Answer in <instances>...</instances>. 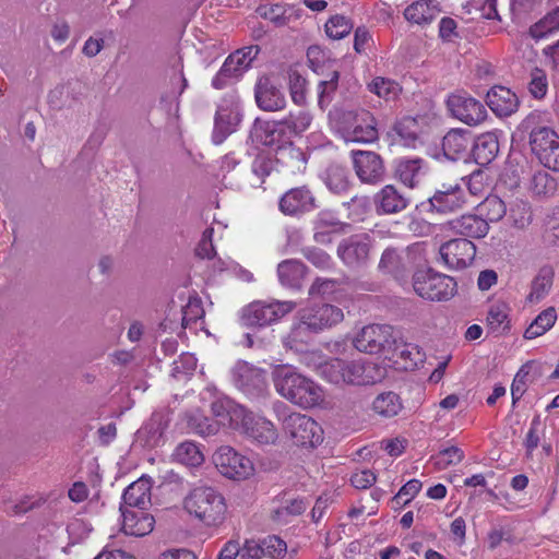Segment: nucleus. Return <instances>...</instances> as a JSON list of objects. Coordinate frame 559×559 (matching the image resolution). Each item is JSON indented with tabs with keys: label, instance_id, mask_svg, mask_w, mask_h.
<instances>
[{
	"label": "nucleus",
	"instance_id": "nucleus-1",
	"mask_svg": "<svg viewBox=\"0 0 559 559\" xmlns=\"http://www.w3.org/2000/svg\"><path fill=\"white\" fill-rule=\"evenodd\" d=\"M273 381L278 394L302 408L318 406L323 401L322 389L288 366H278L273 371Z\"/></svg>",
	"mask_w": 559,
	"mask_h": 559
},
{
	"label": "nucleus",
	"instance_id": "nucleus-2",
	"mask_svg": "<svg viewBox=\"0 0 559 559\" xmlns=\"http://www.w3.org/2000/svg\"><path fill=\"white\" fill-rule=\"evenodd\" d=\"M321 374L334 384L369 385L383 378V369L377 364L361 360L333 358L320 367Z\"/></svg>",
	"mask_w": 559,
	"mask_h": 559
},
{
	"label": "nucleus",
	"instance_id": "nucleus-3",
	"mask_svg": "<svg viewBox=\"0 0 559 559\" xmlns=\"http://www.w3.org/2000/svg\"><path fill=\"white\" fill-rule=\"evenodd\" d=\"M185 509L205 525L217 526L226 514L225 498L212 487L201 486L190 491L183 501Z\"/></svg>",
	"mask_w": 559,
	"mask_h": 559
},
{
	"label": "nucleus",
	"instance_id": "nucleus-4",
	"mask_svg": "<svg viewBox=\"0 0 559 559\" xmlns=\"http://www.w3.org/2000/svg\"><path fill=\"white\" fill-rule=\"evenodd\" d=\"M286 405L282 402L274 404V411L283 421L284 432L300 447H316L323 440V430L321 426L311 417L290 413L285 415Z\"/></svg>",
	"mask_w": 559,
	"mask_h": 559
},
{
	"label": "nucleus",
	"instance_id": "nucleus-5",
	"mask_svg": "<svg viewBox=\"0 0 559 559\" xmlns=\"http://www.w3.org/2000/svg\"><path fill=\"white\" fill-rule=\"evenodd\" d=\"M413 287L418 296L429 301L450 300L457 292V284L453 277L430 267L414 273Z\"/></svg>",
	"mask_w": 559,
	"mask_h": 559
},
{
	"label": "nucleus",
	"instance_id": "nucleus-6",
	"mask_svg": "<svg viewBox=\"0 0 559 559\" xmlns=\"http://www.w3.org/2000/svg\"><path fill=\"white\" fill-rule=\"evenodd\" d=\"M296 308L294 301L273 300L265 302L257 300L246 306L241 311V322L249 328H262L278 321Z\"/></svg>",
	"mask_w": 559,
	"mask_h": 559
},
{
	"label": "nucleus",
	"instance_id": "nucleus-7",
	"mask_svg": "<svg viewBox=\"0 0 559 559\" xmlns=\"http://www.w3.org/2000/svg\"><path fill=\"white\" fill-rule=\"evenodd\" d=\"M343 133L347 142L374 143L379 139L378 121L367 109L346 111L343 115Z\"/></svg>",
	"mask_w": 559,
	"mask_h": 559
},
{
	"label": "nucleus",
	"instance_id": "nucleus-8",
	"mask_svg": "<svg viewBox=\"0 0 559 559\" xmlns=\"http://www.w3.org/2000/svg\"><path fill=\"white\" fill-rule=\"evenodd\" d=\"M395 333L391 325L370 324L361 329L353 344L357 350L370 355L390 353V349L397 346Z\"/></svg>",
	"mask_w": 559,
	"mask_h": 559
},
{
	"label": "nucleus",
	"instance_id": "nucleus-9",
	"mask_svg": "<svg viewBox=\"0 0 559 559\" xmlns=\"http://www.w3.org/2000/svg\"><path fill=\"white\" fill-rule=\"evenodd\" d=\"M466 203V194L460 185H442L426 201L416 205L419 214H449L461 210Z\"/></svg>",
	"mask_w": 559,
	"mask_h": 559
},
{
	"label": "nucleus",
	"instance_id": "nucleus-10",
	"mask_svg": "<svg viewBox=\"0 0 559 559\" xmlns=\"http://www.w3.org/2000/svg\"><path fill=\"white\" fill-rule=\"evenodd\" d=\"M213 462L219 473L230 479H246L254 472L251 460L228 445L217 449L213 455Z\"/></svg>",
	"mask_w": 559,
	"mask_h": 559
},
{
	"label": "nucleus",
	"instance_id": "nucleus-11",
	"mask_svg": "<svg viewBox=\"0 0 559 559\" xmlns=\"http://www.w3.org/2000/svg\"><path fill=\"white\" fill-rule=\"evenodd\" d=\"M445 104L452 117L468 126H477L487 118L485 106L465 92L451 94Z\"/></svg>",
	"mask_w": 559,
	"mask_h": 559
},
{
	"label": "nucleus",
	"instance_id": "nucleus-12",
	"mask_svg": "<svg viewBox=\"0 0 559 559\" xmlns=\"http://www.w3.org/2000/svg\"><path fill=\"white\" fill-rule=\"evenodd\" d=\"M300 324L311 332L318 333L340 323L343 318L341 308L330 305H311L299 311Z\"/></svg>",
	"mask_w": 559,
	"mask_h": 559
},
{
	"label": "nucleus",
	"instance_id": "nucleus-13",
	"mask_svg": "<svg viewBox=\"0 0 559 559\" xmlns=\"http://www.w3.org/2000/svg\"><path fill=\"white\" fill-rule=\"evenodd\" d=\"M205 392L214 399L211 402V412L218 427L226 426L233 429H239V424L243 423L245 415L248 411L228 396L218 393L215 388L209 386Z\"/></svg>",
	"mask_w": 559,
	"mask_h": 559
},
{
	"label": "nucleus",
	"instance_id": "nucleus-14",
	"mask_svg": "<svg viewBox=\"0 0 559 559\" xmlns=\"http://www.w3.org/2000/svg\"><path fill=\"white\" fill-rule=\"evenodd\" d=\"M318 207L317 198L307 185L287 190L278 200V210L292 217H301Z\"/></svg>",
	"mask_w": 559,
	"mask_h": 559
},
{
	"label": "nucleus",
	"instance_id": "nucleus-15",
	"mask_svg": "<svg viewBox=\"0 0 559 559\" xmlns=\"http://www.w3.org/2000/svg\"><path fill=\"white\" fill-rule=\"evenodd\" d=\"M313 230L318 243L346 245L344 236L352 231V225L341 222L331 212L322 211L313 222Z\"/></svg>",
	"mask_w": 559,
	"mask_h": 559
},
{
	"label": "nucleus",
	"instance_id": "nucleus-16",
	"mask_svg": "<svg viewBox=\"0 0 559 559\" xmlns=\"http://www.w3.org/2000/svg\"><path fill=\"white\" fill-rule=\"evenodd\" d=\"M352 159L357 177L364 183L376 185L383 181L385 167L382 157L373 151H352Z\"/></svg>",
	"mask_w": 559,
	"mask_h": 559
},
{
	"label": "nucleus",
	"instance_id": "nucleus-17",
	"mask_svg": "<svg viewBox=\"0 0 559 559\" xmlns=\"http://www.w3.org/2000/svg\"><path fill=\"white\" fill-rule=\"evenodd\" d=\"M234 384L246 395L255 397L263 394L266 389L263 372L246 361H238L231 370Z\"/></svg>",
	"mask_w": 559,
	"mask_h": 559
},
{
	"label": "nucleus",
	"instance_id": "nucleus-18",
	"mask_svg": "<svg viewBox=\"0 0 559 559\" xmlns=\"http://www.w3.org/2000/svg\"><path fill=\"white\" fill-rule=\"evenodd\" d=\"M250 136L257 144L275 146V148L292 141L289 130H286L283 120L266 121L257 118L251 128Z\"/></svg>",
	"mask_w": 559,
	"mask_h": 559
},
{
	"label": "nucleus",
	"instance_id": "nucleus-19",
	"mask_svg": "<svg viewBox=\"0 0 559 559\" xmlns=\"http://www.w3.org/2000/svg\"><path fill=\"white\" fill-rule=\"evenodd\" d=\"M472 143L471 131L462 128L451 129L442 138L441 155L451 162H466L471 156Z\"/></svg>",
	"mask_w": 559,
	"mask_h": 559
},
{
	"label": "nucleus",
	"instance_id": "nucleus-20",
	"mask_svg": "<svg viewBox=\"0 0 559 559\" xmlns=\"http://www.w3.org/2000/svg\"><path fill=\"white\" fill-rule=\"evenodd\" d=\"M538 119V115L531 114L521 123L522 129L530 133L531 150L536 157L559 140V135L551 128L537 126Z\"/></svg>",
	"mask_w": 559,
	"mask_h": 559
},
{
	"label": "nucleus",
	"instance_id": "nucleus-21",
	"mask_svg": "<svg viewBox=\"0 0 559 559\" xmlns=\"http://www.w3.org/2000/svg\"><path fill=\"white\" fill-rule=\"evenodd\" d=\"M274 158L278 171L296 175L304 173L307 168L308 155L292 141L276 147Z\"/></svg>",
	"mask_w": 559,
	"mask_h": 559
},
{
	"label": "nucleus",
	"instance_id": "nucleus-22",
	"mask_svg": "<svg viewBox=\"0 0 559 559\" xmlns=\"http://www.w3.org/2000/svg\"><path fill=\"white\" fill-rule=\"evenodd\" d=\"M254 97L258 107L264 111H278L286 106L285 95L269 76L257 81Z\"/></svg>",
	"mask_w": 559,
	"mask_h": 559
},
{
	"label": "nucleus",
	"instance_id": "nucleus-23",
	"mask_svg": "<svg viewBox=\"0 0 559 559\" xmlns=\"http://www.w3.org/2000/svg\"><path fill=\"white\" fill-rule=\"evenodd\" d=\"M486 104L498 117H509L514 114L520 100L510 88L495 85L486 94Z\"/></svg>",
	"mask_w": 559,
	"mask_h": 559
},
{
	"label": "nucleus",
	"instance_id": "nucleus-24",
	"mask_svg": "<svg viewBox=\"0 0 559 559\" xmlns=\"http://www.w3.org/2000/svg\"><path fill=\"white\" fill-rule=\"evenodd\" d=\"M239 429L261 444H271L277 439V430L274 425L265 418H255L250 412L246 413L243 423L239 424Z\"/></svg>",
	"mask_w": 559,
	"mask_h": 559
},
{
	"label": "nucleus",
	"instance_id": "nucleus-25",
	"mask_svg": "<svg viewBox=\"0 0 559 559\" xmlns=\"http://www.w3.org/2000/svg\"><path fill=\"white\" fill-rule=\"evenodd\" d=\"M120 511L123 518L122 531L124 534L141 537L153 531L155 519L145 510L120 508Z\"/></svg>",
	"mask_w": 559,
	"mask_h": 559
},
{
	"label": "nucleus",
	"instance_id": "nucleus-26",
	"mask_svg": "<svg viewBox=\"0 0 559 559\" xmlns=\"http://www.w3.org/2000/svg\"><path fill=\"white\" fill-rule=\"evenodd\" d=\"M425 160L419 157H400L394 159V177L408 188H415L424 176Z\"/></svg>",
	"mask_w": 559,
	"mask_h": 559
},
{
	"label": "nucleus",
	"instance_id": "nucleus-27",
	"mask_svg": "<svg viewBox=\"0 0 559 559\" xmlns=\"http://www.w3.org/2000/svg\"><path fill=\"white\" fill-rule=\"evenodd\" d=\"M241 120L239 111L228 106H219L214 118L212 141L214 144H222L228 135L235 132Z\"/></svg>",
	"mask_w": 559,
	"mask_h": 559
},
{
	"label": "nucleus",
	"instance_id": "nucleus-28",
	"mask_svg": "<svg viewBox=\"0 0 559 559\" xmlns=\"http://www.w3.org/2000/svg\"><path fill=\"white\" fill-rule=\"evenodd\" d=\"M499 153V140L496 133L486 132L473 138L471 156L479 166L489 165Z\"/></svg>",
	"mask_w": 559,
	"mask_h": 559
},
{
	"label": "nucleus",
	"instance_id": "nucleus-29",
	"mask_svg": "<svg viewBox=\"0 0 559 559\" xmlns=\"http://www.w3.org/2000/svg\"><path fill=\"white\" fill-rule=\"evenodd\" d=\"M453 231L466 240L480 239L485 237L489 231V224L487 219L481 217L479 214L463 215L451 222Z\"/></svg>",
	"mask_w": 559,
	"mask_h": 559
},
{
	"label": "nucleus",
	"instance_id": "nucleus-30",
	"mask_svg": "<svg viewBox=\"0 0 559 559\" xmlns=\"http://www.w3.org/2000/svg\"><path fill=\"white\" fill-rule=\"evenodd\" d=\"M377 213L393 214L402 212L409 204V199L404 197L397 189L388 185L374 195Z\"/></svg>",
	"mask_w": 559,
	"mask_h": 559
},
{
	"label": "nucleus",
	"instance_id": "nucleus-31",
	"mask_svg": "<svg viewBox=\"0 0 559 559\" xmlns=\"http://www.w3.org/2000/svg\"><path fill=\"white\" fill-rule=\"evenodd\" d=\"M151 502V484L145 477L139 478L136 481L129 485L122 493V503L120 508H138V510H145V507Z\"/></svg>",
	"mask_w": 559,
	"mask_h": 559
},
{
	"label": "nucleus",
	"instance_id": "nucleus-32",
	"mask_svg": "<svg viewBox=\"0 0 559 559\" xmlns=\"http://www.w3.org/2000/svg\"><path fill=\"white\" fill-rule=\"evenodd\" d=\"M239 60L238 55L233 53L225 59L223 66L212 79L211 84L215 90H224L243 75L247 69Z\"/></svg>",
	"mask_w": 559,
	"mask_h": 559
},
{
	"label": "nucleus",
	"instance_id": "nucleus-33",
	"mask_svg": "<svg viewBox=\"0 0 559 559\" xmlns=\"http://www.w3.org/2000/svg\"><path fill=\"white\" fill-rule=\"evenodd\" d=\"M320 177L328 189L335 194H343L350 187L348 169L337 163L329 164Z\"/></svg>",
	"mask_w": 559,
	"mask_h": 559
},
{
	"label": "nucleus",
	"instance_id": "nucleus-34",
	"mask_svg": "<svg viewBox=\"0 0 559 559\" xmlns=\"http://www.w3.org/2000/svg\"><path fill=\"white\" fill-rule=\"evenodd\" d=\"M439 12V8L432 0H417L405 9L404 16L411 23L427 25L437 17Z\"/></svg>",
	"mask_w": 559,
	"mask_h": 559
},
{
	"label": "nucleus",
	"instance_id": "nucleus-35",
	"mask_svg": "<svg viewBox=\"0 0 559 559\" xmlns=\"http://www.w3.org/2000/svg\"><path fill=\"white\" fill-rule=\"evenodd\" d=\"M539 374L540 367L534 361H528L520 368L511 385L513 406L521 400V397L525 393L527 383L533 382Z\"/></svg>",
	"mask_w": 559,
	"mask_h": 559
},
{
	"label": "nucleus",
	"instance_id": "nucleus-36",
	"mask_svg": "<svg viewBox=\"0 0 559 559\" xmlns=\"http://www.w3.org/2000/svg\"><path fill=\"white\" fill-rule=\"evenodd\" d=\"M306 266L298 260H285L277 266L280 282L287 287L299 289L306 275Z\"/></svg>",
	"mask_w": 559,
	"mask_h": 559
},
{
	"label": "nucleus",
	"instance_id": "nucleus-37",
	"mask_svg": "<svg viewBox=\"0 0 559 559\" xmlns=\"http://www.w3.org/2000/svg\"><path fill=\"white\" fill-rule=\"evenodd\" d=\"M559 32V5L549 10L540 20L530 26L528 34L534 39H542Z\"/></svg>",
	"mask_w": 559,
	"mask_h": 559
},
{
	"label": "nucleus",
	"instance_id": "nucleus-38",
	"mask_svg": "<svg viewBox=\"0 0 559 559\" xmlns=\"http://www.w3.org/2000/svg\"><path fill=\"white\" fill-rule=\"evenodd\" d=\"M464 247H439L440 260L449 269H464L466 267L476 253V247H469V252L463 254L461 249Z\"/></svg>",
	"mask_w": 559,
	"mask_h": 559
},
{
	"label": "nucleus",
	"instance_id": "nucleus-39",
	"mask_svg": "<svg viewBox=\"0 0 559 559\" xmlns=\"http://www.w3.org/2000/svg\"><path fill=\"white\" fill-rule=\"evenodd\" d=\"M478 214L487 222H499L507 214L504 201L496 194H489L476 207Z\"/></svg>",
	"mask_w": 559,
	"mask_h": 559
},
{
	"label": "nucleus",
	"instance_id": "nucleus-40",
	"mask_svg": "<svg viewBox=\"0 0 559 559\" xmlns=\"http://www.w3.org/2000/svg\"><path fill=\"white\" fill-rule=\"evenodd\" d=\"M554 270L549 265L543 266L532 282V290L527 296L530 302L543 299L552 286Z\"/></svg>",
	"mask_w": 559,
	"mask_h": 559
},
{
	"label": "nucleus",
	"instance_id": "nucleus-41",
	"mask_svg": "<svg viewBox=\"0 0 559 559\" xmlns=\"http://www.w3.org/2000/svg\"><path fill=\"white\" fill-rule=\"evenodd\" d=\"M412 247H402L399 252L396 248H386L380 260V267L389 271L404 269L411 262Z\"/></svg>",
	"mask_w": 559,
	"mask_h": 559
},
{
	"label": "nucleus",
	"instance_id": "nucleus-42",
	"mask_svg": "<svg viewBox=\"0 0 559 559\" xmlns=\"http://www.w3.org/2000/svg\"><path fill=\"white\" fill-rule=\"evenodd\" d=\"M402 407L401 399L394 392L381 393L372 403V409L374 413L386 418L396 416L401 412Z\"/></svg>",
	"mask_w": 559,
	"mask_h": 559
},
{
	"label": "nucleus",
	"instance_id": "nucleus-43",
	"mask_svg": "<svg viewBox=\"0 0 559 559\" xmlns=\"http://www.w3.org/2000/svg\"><path fill=\"white\" fill-rule=\"evenodd\" d=\"M557 313L554 307L542 311L524 332L526 340H533L546 333L556 322Z\"/></svg>",
	"mask_w": 559,
	"mask_h": 559
},
{
	"label": "nucleus",
	"instance_id": "nucleus-44",
	"mask_svg": "<svg viewBox=\"0 0 559 559\" xmlns=\"http://www.w3.org/2000/svg\"><path fill=\"white\" fill-rule=\"evenodd\" d=\"M275 170L278 171L275 158L265 152L257 154L251 163V173L255 177L259 187H262L266 177Z\"/></svg>",
	"mask_w": 559,
	"mask_h": 559
},
{
	"label": "nucleus",
	"instance_id": "nucleus-45",
	"mask_svg": "<svg viewBox=\"0 0 559 559\" xmlns=\"http://www.w3.org/2000/svg\"><path fill=\"white\" fill-rule=\"evenodd\" d=\"M173 455L177 462L187 466H199L204 461L203 453L199 447L190 441L180 443Z\"/></svg>",
	"mask_w": 559,
	"mask_h": 559
},
{
	"label": "nucleus",
	"instance_id": "nucleus-46",
	"mask_svg": "<svg viewBox=\"0 0 559 559\" xmlns=\"http://www.w3.org/2000/svg\"><path fill=\"white\" fill-rule=\"evenodd\" d=\"M188 427L202 437L214 436L218 431V424L204 416L200 412H192L187 415Z\"/></svg>",
	"mask_w": 559,
	"mask_h": 559
},
{
	"label": "nucleus",
	"instance_id": "nucleus-47",
	"mask_svg": "<svg viewBox=\"0 0 559 559\" xmlns=\"http://www.w3.org/2000/svg\"><path fill=\"white\" fill-rule=\"evenodd\" d=\"M530 189L536 197H551L557 190V181L546 171H537L531 179Z\"/></svg>",
	"mask_w": 559,
	"mask_h": 559
},
{
	"label": "nucleus",
	"instance_id": "nucleus-48",
	"mask_svg": "<svg viewBox=\"0 0 559 559\" xmlns=\"http://www.w3.org/2000/svg\"><path fill=\"white\" fill-rule=\"evenodd\" d=\"M354 28L353 21L342 14L332 15L325 23V33L332 39H342Z\"/></svg>",
	"mask_w": 559,
	"mask_h": 559
},
{
	"label": "nucleus",
	"instance_id": "nucleus-49",
	"mask_svg": "<svg viewBox=\"0 0 559 559\" xmlns=\"http://www.w3.org/2000/svg\"><path fill=\"white\" fill-rule=\"evenodd\" d=\"M371 93L386 100L394 99L401 92V86L397 82L391 79L377 76L368 85Z\"/></svg>",
	"mask_w": 559,
	"mask_h": 559
},
{
	"label": "nucleus",
	"instance_id": "nucleus-50",
	"mask_svg": "<svg viewBox=\"0 0 559 559\" xmlns=\"http://www.w3.org/2000/svg\"><path fill=\"white\" fill-rule=\"evenodd\" d=\"M282 120L286 130H289V136L292 138L304 133L310 127L312 117L308 111L300 109L297 112H289Z\"/></svg>",
	"mask_w": 559,
	"mask_h": 559
},
{
	"label": "nucleus",
	"instance_id": "nucleus-51",
	"mask_svg": "<svg viewBox=\"0 0 559 559\" xmlns=\"http://www.w3.org/2000/svg\"><path fill=\"white\" fill-rule=\"evenodd\" d=\"M337 254L347 265L355 267L366 263L369 247H337Z\"/></svg>",
	"mask_w": 559,
	"mask_h": 559
},
{
	"label": "nucleus",
	"instance_id": "nucleus-52",
	"mask_svg": "<svg viewBox=\"0 0 559 559\" xmlns=\"http://www.w3.org/2000/svg\"><path fill=\"white\" fill-rule=\"evenodd\" d=\"M257 13L265 20L271 21L276 26L286 25L288 17L286 16L285 5L281 3L274 4H260L257 8Z\"/></svg>",
	"mask_w": 559,
	"mask_h": 559
},
{
	"label": "nucleus",
	"instance_id": "nucleus-53",
	"mask_svg": "<svg viewBox=\"0 0 559 559\" xmlns=\"http://www.w3.org/2000/svg\"><path fill=\"white\" fill-rule=\"evenodd\" d=\"M288 85L292 99L297 105H302L306 102V79L296 70L288 72Z\"/></svg>",
	"mask_w": 559,
	"mask_h": 559
},
{
	"label": "nucleus",
	"instance_id": "nucleus-54",
	"mask_svg": "<svg viewBox=\"0 0 559 559\" xmlns=\"http://www.w3.org/2000/svg\"><path fill=\"white\" fill-rule=\"evenodd\" d=\"M416 122L414 119H405L394 124L393 130L399 136L403 145L408 147H415L418 141V134L412 127H415Z\"/></svg>",
	"mask_w": 559,
	"mask_h": 559
},
{
	"label": "nucleus",
	"instance_id": "nucleus-55",
	"mask_svg": "<svg viewBox=\"0 0 559 559\" xmlns=\"http://www.w3.org/2000/svg\"><path fill=\"white\" fill-rule=\"evenodd\" d=\"M528 91L536 99H543L548 91V81L546 72L539 68H534L531 72Z\"/></svg>",
	"mask_w": 559,
	"mask_h": 559
},
{
	"label": "nucleus",
	"instance_id": "nucleus-56",
	"mask_svg": "<svg viewBox=\"0 0 559 559\" xmlns=\"http://www.w3.org/2000/svg\"><path fill=\"white\" fill-rule=\"evenodd\" d=\"M338 288V282L330 278H316L310 286L308 294L312 298H329Z\"/></svg>",
	"mask_w": 559,
	"mask_h": 559
},
{
	"label": "nucleus",
	"instance_id": "nucleus-57",
	"mask_svg": "<svg viewBox=\"0 0 559 559\" xmlns=\"http://www.w3.org/2000/svg\"><path fill=\"white\" fill-rule=\"evenodd\" d=\"M263 556H269L272 559H281L286 554L287 545L280 537L272 535L265 537L261 542Z\"/></svg>",
	"mask_w": 559,
	"mask_h": 559
},
{
	"label": "nucleus",
	"instance_id": "nucleus-58",
	"mask_svg": "<svg viewBox=\"0 0 559 559\" xmlns=\"http://www.w3.org/2000/svg\"><path fill=\"white\" fill-rule=\"evenodd\" d=\"M539 4L540 0H510V11L513 21L521 22L536 10Z\"/></svg>",
	"mask_w": 559,
	"mask_h": 559
},
{
	"label": "nucleus",
	"instance_id": "nucleus-59",
	"mask_svg": "<svg viewBox=\"0 0 559 559\" xmlns=\"http://www.w3.org/2000/svg\"><path fill=\"white\" fill-rule=\"evenodd\" d=\"M340 74L338 72L334 71L332 73V76L328 81H320L318 90H319V106L321 108H324L328 106L332 100V95L337 88V82H338Z\"/></svg>",
	"mask_w": 559,
	"mask_h": 559
},
{
	"label": "nucleus",
	"instance_id": "nucleus-60",
	"mask_svg": "<svg viewBox=\"0 0 559 559\" xmlns=\"http://www.w3.org/2000/svg\"><path fill=\"white\" fill-rule=\"evenodd\" d=\"M437 459V465L444 468L449 465L462 462L464 459V452L460 448L452 445L440 450Z\"/></svg>",
	"mask_w": 559,
	"mask_h": 559
},
{
	"label": "nucleus",
	"instance_id": "nucleus-61",
	"mask_svg": "<svg viewBox=\"0 0 559 559\" xmlns=\"http://www.w3.org/2000/svg\"><path fill=\"white\" fill-rule=\"evenodd\" d=\"M204 310L199 299H190L186 307L182 308V325L186 328L191 322H195L202 318Z\"/></svg>",
	"mask_w": 559,
	"mask_h": 559
},
{
	"label": "nucleus",
	"instance_id": "nucleus-62",
	"mask_svg": "<svg viewBox=\"0 0 559 559\" xmlns=\"http://www.w3.org/2000/svg\"><path fill=\"white\" fill-rule=\"evenodd\" d=\"M304 255L316 266L326 267L330 265L331 258L321 247H305Z\"/></svg>",
	"mask_w": 559,
	"mask_h": 559
},
{
	"label": "nucleus",
	"instance_id": "nucleus-63",
	"mask_svg": "<svg viewBox=\"0 0 559 559\" xmlns=\"http://www.w3.org/2000/svg\"><path fill=\"white\" fill-rule=\"evenodd\" d=\"M439 37L447 43L453 41L459 38L457 23L454 19L444 16L439 23Z\"/></svg>",
	"mask_w": 559,
	"mask_h": 559
},
{
	"label": "nucleus",
	"instance_id": "nucleus-64",
	"mask_svg": "<svg viewBox=\"0 0 559 559\" xmlns=\"http://www.w3.org/2000/svg\"><path fill=\"white\" fill-rule=\"evenodd\" d=\"M537 158L546 168L559 171V140L556 144L547 147Z\"/></svg>",
	"mask_w": 559,
	"mask_h": 559
}]
</instances>
